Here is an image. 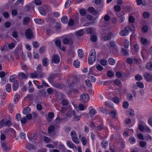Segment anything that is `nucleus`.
Wrapping results in <instances>:
<instances>
[{
    "mask_svg": "<svg viewBox=\"0 0 152 152\" xmlns=\"http://www.w3.org/2000/svg\"><path fill=\"white\" fill-rule=\"evenodd\" d=\"M84 34L83 31V30H80L77 31L75 33V35L77 36H81L83 35Z\"/></svg>",
    "mask_w": 152,
    "mask_h": 152,
    "instance_id": "21",
    "label": "nucleus"
},
{
    "mask_svg": "<svg viewBox=\"0 0 152 152\" xmlns=\"http://www.w3.org/2000/svg\"><path fill=\"white\" fill-rule=\"evenodd\" d=\"M115 10L117 12H119L121 10V7L118 5H115L114 7Z\"/></svg>",
    "mask_w": 152,
    "mask_h": 152,
    "instance_id": "29",
    "label": "nucleus"
},
{
    "mask_svg": "<svg viewBox=\"0 0 152 152\" xmlns=\"http://www.w3.org/2000/svg\"><path fill=\"white\" fill-rule=\"evenodd\" d=\"M91 40L93 42H95L97 40V37L95 35H92L91 37Z\"/></svg>",
    "mask_w": 152,
    "mask_h": 152,
    "instance_id": "49",
    "label": "nucleus"
},
{
    "mask_svg": "<svg viewBox=\"0 0 152 152\" xmlns=\"http://www.w3.org/2000/svg\"><path fill=\"white\" fill-rule=\"evenodd\" d=\"M117 113L116 110H115L110 112L109 114L113 118H115Z\"/></svg>",
    "mask_w": 152,
    "mask_h": 152,
    "instance_id": "35",
    "label": "nucleus"
},
{
    "mask_svg": "<svg viewBox=\"0 0 152 152\" xmlns=\"http://www.w3.org/2000/svg\"><path fill=\"white\" fill-rule=\"evenodd\" d=\"M146 68L148 70H152V63L151 62L148 63L146 65Z\"/></svg>",
    "mask_w": 152,
    "mask_h": 152,
    "instance_id": "27",
    "label": "nucleus"
},
{
    "mask_svg": "<svg viewBox=\"0 0 152 152\" xmlns=\"http://www.w3.org/2000/svg\"><path fill=\"white\" fill-rule=\"evenodd\" d=\"M129 141L130 143L133 144L135 142L136 140L134 137H131L129 139Z\"/></svg>",
    "mask_w": 152,
    "mask_h": 152,
    "instance_id": "44",
    "label": "nucleus"
},
{
    "mask_svg": "<svg viewBox=\"0 0 152 152\" xmlns=\"http://www.w3.org/2000/svg\"><path fill=\"white\" fill-rule=\"evenodd\" d=\"M126 28L129 31H130L132 32H134L135 29V26L134 25L126 26Z\"/></svg>",
    "mask_w": 152,
    "mask_h": 152,
    "instance_id": "13",
    "label": "nucleus"
},
{
    "mask_svg": "<svg viewBox=\"0 0 152 152\" xmlns=\"http://www.w3.org/2000/svg\"><path fill=\"white\" fill-rule=\"evenodd\" d=\"M31 110L30 108L27 107L24 109L23 111V113L24 114L26 115L30 112Z\"/></svg>",
    "mask_w": 152,
    "mask_h": 152,
    "instance_id": "11",
    "label": "nucleus"
},
{
    "mask_svg": "<svg viewBox=\"0 0 152 152\" xmlns=\"http://www.w3.org/2000/svg\"><path fill=\"white\" fill-rule=\"evenodd\" d=\"M142 30L143 32H146L148 31V27L146 25H144L142 27Z\"/></svg>",
    "mask_w": 152,
    "mask_h": 152,
    "instance_id": "48",
    "label": "nucleus"
},
{
    "mask_svg": "<svg viewBox=\"0 0 152 152\" xmlns=\"http://www.w3.org/2000/svg\"><path fill=\"white\" fill-rule=\"evenodd\" d=\"M150 13L148 12H145L143 14V16L145 18H148L150 16Z\"/></svg>",
    "mask_w": 152,
    "mask_h": 152,
    "instance_id": "36",
    "label": "nucleus"
},
{
    "mask_svg": "<svg viewBox=\"0 0 152 152\" xmlns=\"http://www.w3.org/2000/svg\"><path fill=\"white\" fill-rule=\"evenodd\" d=\"M1 147L4 150L8 151L10 149V147L7 145L6 143L4 142H2L1 143Z\"/></svg>",
    "mask_w": 152,
    "mask_h": 152,
    "instance_id": "7",
    "label": "nucleus"
},
{
    "mask_svg": "<svg viewBox=\"0 0 152 152\" xmlns=\"http://www.w3.org/2000/svg\"><path fill=\"white\" fill-rule=\"evenodd\" d=\"M80 13L81 15L84 16L86 15V11L85 9H82L80 10Z\"/></svg>",
    "mask_w": 152,
    "mask_h": 152,
    "instance_id": "33",
    "label": "nucleus"
},
{
    "mask_svg": "<svg viewBox=\"0 0 152 152\" xmlns=\"http://www.w3.org/2000/svg\"><path fill=\"white\" fill-rule=\"evenodd\" d=\"M73 65L76 68H78L79 67L80 63L77 60H75L73 62Z\"/></svg>",
    "mask_w": 152,
    "mask_h": 152,
    "instance_id": "25",
    "label": "nucleus"
},
{
    "mask_svg": "<svg viewBox=\"0 0 152 152\" xmlns=\"http://www.w3.org/2000/svg\"><path fill=\"white\" fill-rule=\"evenodd\" d=\"M86 107V106H84L82 104H80L78 106V109L79 110L81 111L83 110Z\"/></svg>",
    "mask_w": 152,
    "mask_h": 152,
    "instance_id": "41",
    "label": "nucleus"
},
{
    "mask_svg": "<svg viewBox=\"0 0 152 152\" xmlns=\"http://www.w3.org/2000/svg\"><path fill=\"white\" fill-rule=\"evenodd\" d=\"M73 141L76 144H78L79 143V141L77 137L72 139Z\"/></svg>",
    "mask_w": 152,
    "mask_h": 152,
    "instance_id": "57",
    "label": "nucleus"
},
{
    "mask_svg": "<svg viewBox=\"0 0 152 152\" xmlns=\"http://www.w3.org/2000/svg\"><path fill=\"white\" fill-rule=\"evenodd\" d=\"M140 146L142 148H146L147 145V143L144 141H141L139 142Z\"/></svg>",
    "mask_w": 152,
    "mask_h": 152,
    "instance_id": "18",
    "label": "nucleus"
},
{
    "mask_svg": "<svg viewBox=\"0 0 152 152\" xmlns=\"http://www.w3.org/2000/svg\"><path fill=\"white\" fill-rule=\"evenodd\" d=\"M78 56L80 58H82L83 56V53L82 49H79L77 51Z\"/></svg>",
    "mask_w": 152,
    "mask_h": 152,
    "instance_id": "31",
    "label": "nucleus"
},
{
    "mask_svg": "<svg viewBox=\"0 0 152 152\" xmlns=\"http://www.w3.org/2000/svg\"><path fill=\"white\" fill-rule=\"evenodd\" d=\"M30 19L28 17L24 18L23 21V23L24 25L27 24L29 22Z\"/></svg>",
    "mask_w": 152,
    "mask_h": 152,
    "instance_id": "23",
    "label": "nucleus"
},
{
    "mask_svg": "<svg viewBox=\"0 0 152 152\" xmlns=\"http://www.w3.org/2000/svg\"><path fill=\"white\" fill-rule=\"evenodd\" d=\"M144 76L147 81L150 82L152 81V74L145 73L144 74Z\"/></svg>",
    "mask_w": 152,
    "mask_h": 152,
    "instance_id": "5",
    "label": "nucleus"
},
{
    "mask_svg": "<svg viewBox=\"0 0 152 152\" xmlns=\"http://www.w3.org/2000/svg\"><path fill=\"white\" fill-rule=\"evenodd\" d=\"M62 22L64 24H66L67 22L68 18L66 16H64L61 18Z\"/></svg>",
    "mask_w": 152,
    "mask_h": 152,
    "instance_id": "30",
    "label": "nucleus"
},
{
    "mask_svg": "<svg viewBox=\"0 0 152 152\" xmlns=\"http://www.w3.org/2000/svg\"><path fill=\"white\" fill-rule=\"evenodd\" d=\"M135 79L137 80H142V76L140 75L137 74L135 77Z\"/></svg>",
    "mask_w": 152,
    "mask_h": 152,
    "instance_id": "39",
    "label": "nucleus"
},
{
    "mask_svg": "<svg viewBox=\"0 0 152 152\" xmlns=\"http://www.w3.org/2000/svg\"><path fill=\"white\" fill-rule=\"evenodd\" d=\"M5 88L7 91L9 92H10L11 90V84L10 83L7 84Z\"/></svg>",
    "mask_w": 152,
    "mask_h": 152,
    "instance_id": "28",
    "label": "nucleus"
},
{
    "mask_svg": "<svg viewBox=\"0 0 152 152\" xmlns=\"http://www.w3.org/2000/svg\"><path fill=\"white\" fill-rule=\"evenodd\" d=\"M43 140L44 142L46 143H48L50 141V138L46 136H45L43 137Z\"/></svg>",
    "mask_w": 152,
    "mask_h": 152,
    "instance_id": "58",
    "label": "nucleus"
},
{
    "mask_svg": "<svg viewBox=\"0 0 152 152\" xmlns=\"http://www.w3.org/2000/svg\"><path fill=\"white\" fill-rule=\"evenodd\" d=\"M113 83L117 86H119L121 85V83L120 81L119 80H116L113 81Z\"/></svg>",
    "mask_w": 152,
    "mask_h": 152,
    "instance_id": "54",
    "label": "nucleus"
},
{
    "mask_svg": "<svg viewBox=\"0 0 152 152\" xmlns=\"http://www.w3.org/2000/svg\"><path fill=\"white\" fill-rule=\"evenodd\" d=\"M94 69L93 67H91L89 69V72L88 73V76H90V75L93 74Z\"/></svg>",
    "mask_w": 152,
    "mask_h": 152,
    "instance_id": "59",
    "label": "nucleus"
},
{
    "mask_svg": "<svg viewBox=\"0 0 152 152\" xmlns=\"http://www.w3.org/2000/svg\"><path fill=\"white\" fill-rule=\"evenodd\" d=\"M12 124L11 121L10 120H7L5 121V126H9Z\"/></svg>",
    "mask_w": 152,
    "mask_h": 152,
    "instance_id": "47",
    "label": "nucleus"
},
{
    "mask_svg": "<svg viewBox=\"0 0 152 152\" xmlns=\"http://www.w3.org/2000/svg\"><path fill=\"white\" fill-rule=\"evenodd\" d=\"M114 75V73L111 71H108L107 72V76L110 77H113Z\"/></svg>",
    "mask_w": 152,
    "mask_h": 152,
    "instance_id": "46",
    "label": "nucleus"
},
{
    "mask_svg": "<svg viewBox=\"0 0 152 152\" xmlns=\"http://www.w3.org/2000/svg\"><path fill=\"white\" fill-rule=\"evenodd\" d=\"M54 116V114L53 113H49L48 114V121H50L51 119H52Z\"/></svg>",
    "mask_w": 152,
    "mask_h": 152,
    "instance_id": "26",
    "label": "nucleus"
},
{
    "mask_svg": "<svg viewBox=\"0 0 152 152\" xmlns=\"http://www.w3.org/2000/svg\"><path fill=\"white\" fill-rule=\"evenodd\" d=\"M145 140L147 141H151L152 140V137L149 134H147L145 136Z\"/></svg>",
    "mask_w": 152,
    "mask_h": 152,
    "instance_id": "45",
    "label": "nucleus"
},
{
    "mask_svg": "<svg viewBox=\"0 0 152 152\" xmlns=\"http://www.w3.org/2000/svg\"><path fill=\"white\" fill-rule=\"evenodd\" d=\"M129 32V31L125 27L124 30H122L120 31L119 34L121 36H125L127 35Z\"/></svg>",
    "mask_w": 152,
    "mask_h": 152,
    "instance_id": "6",
    "label": "nucleus"
},
{
    "mask_svg": "<svg viewBox=\"0 0 152 152\" xmlns=\"http://www.w3.org/2000/svg\"><path fill=\"white\" fill-rule=\"evenodd\" d=\"M34 20L36 23L39 24H42L44 23V21L41 19L36 18L34 19Z\"/></svg>",
    "mask_w": 152,
    "mask_h": 152,
    "instance_id": "17",
    "label": "nucleus"
},
{
    "mask_svg": "<svg viewBox=\"0 0 152 152\" xmlns=\"http://www.w3.org/2000/svg\"><path fill=\"white\" fill-rule=\"evenodd\" d=\"M139 129L142 132H143L145 131V126L141 124H139L138 125Z\"/></svg>",
    "mask_w": 152,
    "mask_h": 152,
    "instance_id": "42",
    "label": "nucleus"
},
{
    "mask_svg": "<svg viewBox=\"0 0 152 152\" xmlns=\"http://www.w3.org/2000/svg\"><path fill=\"white\" fill-rule=\"evenodd\" d=\"M16 77L15 75H12L11 76L10 78V82H12L14 81L15 80Z\"/></svg>",
    "mask_w": 152,
    "mask_h": 152,
    "instance_id": "55",
    "label": "nucleus"
},
{
    "mask_svg": "<svg viewBox=\"0 0 152 152\" xmlns=\"http://www.w3.org/2000/svg\"><path fill=\"white\" fill-rule=\"evenodd\" d=\"M129 42L128 40L125 39L124 42V47L126 48H128L129 47Z\"/></svg>",
    "mask_w": 152,
    "mask_h": 152,
    "instance_id": "32",
    "label": "nucleus"
},
{
    "mask_svg": "<svg viewBox=\"0 0 152 152\" xmlns=\"http://www.w3.org/2000/svg\"><path fill=\"white\" fill-rule=\"evenodd\" d=\"M26 37L28 39L34 38L32 30L29 28L26 29L25 32Z\"/></svg>",
    "mask_w": 152,
    "mask_h": 152,
    "instance_id": "2",
    "label": "nucleus"
},
{
    "mask_svg": "<svg viewBox=\"0 0 152 152\" xmlns=\"http://www.w3.org/2000/svg\"><path fill=\"white\" fill-rule=\"evenodd\" d=\"M89 97L88 94L83 93L81 95L80 99L81 101L83 103L87 102L89 100Z\"/></svg>",
    "mask_w": 152,
    "mask_h": 152,
    "instance_id": "3",
    "label": "nucleus"
},
{
    "mask_svg": "<svg viewBox=\"0 0 152 152\" xmlns=\"http://www.w3.org/2000/svg\"><path fill=\"white\" fill-rule=\"evenodd\" d=\"M48 60L46 58H44L42 61V65L44 66H47L48 64Z\"/></svg>",
    "mask_w": 152,
    "mask_h": 152,
    "instance_id": "15",
    "label": "nucleus"
},
{
    "mask_svg": "<svg viewBox=\"0 0 152 152\" xmlns=\"http://www.w3.org/2000/svg\"><path fill=\"white\" fill-rule=\"evenodd\" d=\"M18 83L17 81L13 83L12 85V88L13 91H16L18 88Z\"/></svg>",
    "mask_w": 152,
    "mask_h": 152,
    "instance_id": "16",
    "label": "nucleus"
},
{
    "mask_svg": "<svg viewBox=\"0 0 152 152\" xmlns=\"http://www.w3.org/2000/svg\"><path fill=\"white\" fill-rule=\"evenodd\" d=\"M100 63L103 66L106 65L107 64V61L104 59L101 60Z\"/></svg>",
    "mask_w": 152,
    "mask_h": 152,
    "instance_id": "37",
    "label": "nucleus"
},
{
    "mask_svg": "<svg viewBox=\"0 0 152 152\" xmlns=\"http://www.w3.org/2000/svg\"><path fill=\"white\" fill-rule=\"evenodd\" d=\"M60 61V58L59 56L57 55H54L52 57V62L54 63L57 64Z\"/></svg>",
    "mask_w": 152,
    "mask_h": 152,
    "instance_id": "4",
    "label": "nucleus"
},
{
    "mask_svg": "<svg viewBox=\"0 0 152 152\" xmlns=\"http://www.w3.org/2000/svg\"><path fill=\"white\" fill-rule=\"evenodd\" d=\"M104 19L106 21H108L110 19V17L109 15L106 14L104 16Z\"/></svg>",
    "mask_w": 152,
    "mask_h": 152,
    "instance_id": "64",
    "label": "nucleus"
},
{
    "mask_svg": "<svg viewBox=\"0 0 152 152\" xmlns=\"http://www.w3.org/2000/svg\"><path fill=\"white\" fill-rule=\"evenodd\" d=\"M66 144L67 146L70 148L74 149L75 148L74 145L71 141H67L66 142Z\"/></svg>",
    "mask_w": 152,
    "mask_h": 152,
    "instance_id": "12",
    "label": "nucleus"
},
{
    "mask_svg": "<svg viewBox=\"0 0 152 152\" xmlns=\"http://www.w3.org/2000/svg\"><path fill=\"white\" fill-rule=\"evenodd\" d=\"M142 56L143 60L147 59L148 57V55L145 51L142 52Z\"/></svg>",
    "mask_w": 152,
    "mask_h": 152,
    "instance_id": "22",
    "label": "nucleus"
},
{
    "mask_svg": "<svg viewBox=\"0 0 152 152\" xmlns=\"http://www.w3.org/2000/svg\"><path fill=\"white\" fill-rule=\"evenodd\" d=\"M113 101L114 103L118 104L119 103L120 101V100L117 97H115L113 98Z\"/></svg>",
    "mask_w": 152,
    "mask_h": 152,
    "instance_id": "53",
    "label": "nucleus"
},
{
    "mask_svg": "<svg viewBox=\"0 0 152 152\" xmlns=\"http://www.w3.org/2000/svg\"><path fill=\"white\" fill-rule=\"evenodd\" d=\"M111 34L110 33H107L106 34H103L102 36L103 37V39L104 41H107L110 39Z\"/></svg>",
    "mask_w": 152,
    "mask_h": 152,
    "instance_id": "9",
    "label": "nucleus"
},
{
    "mask_svg": "<svg viewBox=\"0 0 152 152\" xmlns=\"http://www.w3.org/2000/svg\"><path fill=\"white\" fill-rule=\"evenodd\" d=\"M137 86L141 88H144V86L143 83L140 82H138L137 83Z\"/></svg>",
    "mask_w": 152,
    "mask_h": 152,
    "instance_id": "52",
    "label": "nucleus"
},
{
    "mask_svg": "<svg viewBox=\"0 0 152 152\" xmlns=\"http://www.w3.org/2000/svg\"><path fill=\"white\" fill-rule=\"evenodd\" d=\"M135 21V18L132 16H130L129 18V21L131 23H133Z\"/></svg>",
    "mask_w": 152,
    "mask_h": 152,
    "instance_id": "40",
    "label": "nucleus"
},
{
    "mask_svg": "<svg viewBox=\"0 0 152 152\" xmlns=\"http://www.w3.org/2000/svg\"><path fill=\"white\" fill-rule=\"evenodd\" d=\"M108 145V142L105 140H103L101 144L102 146L104 148H106Z\"/></svg>",
    "mask_w": 152,
    "mask_h": 152,
    "instance_id": "19",
    "label": "nucleus"
},
{
    "mask_svg": "<svg viewBox=\"0 0 152 152\" xmlns=\"http://www.w3.org/2000/svg\"><path fill=\"white\" fill-rule=\"evenodd\" d=\"M38 9L41 15H44L45 14L46 12L44 9L42 7H39Z\"/></svg>",
    "mask_w": 152,
    "mask_h": 152,
    "instance_id": "20",
    "label": "nucleus"
},
{
    "mask_svg": "<svg viewBox=\"0 0 152 152\" xmlns=\"http://www.w3.org/2000/svg\"><path fill=\"white\" fill-rule=\"evenodd\" d=\"M86 85L89 87H91V83L90 81L89 80L87 79L85 81Z\"/></svg>",
    "mask_w": 152,
    "mask_h": 152,
    "instance_id": "63",
    "label": "nucleus"
},
{
    "mask_svg": "<svg viewBox=\"0 0 152 152\" xmlns=\"http://www.w3.org/2000/svg\"><path fill=\"white\" fill-rule=\"evenodd\" d=\"M87 10L88 12L90 13H93L95 12V13L97 14L98 13V12L96 11L95 10L94 7H89L87 9Z\"/></svg>",
    "mask_w": 152,
    "mask_h": 152,
    "instance_id": "14",
    "label": "nucleus"
},
{
    "mask_svg": "<svg viewBox=\"0 0 152 152\" xmlns=\"http://www.w3.org/2000/svg\"><path fill=\"white\" fill-rule=\"evenodd\" d=\"M81 141L83 145H86L88 142V140L85 137H83L81 139Z\"/></svg>",
    "mask_w": 152,
    "mask_h": 152,
    "instance_id": "10",
    "label": "nucleus"
},
{
    "mask_svg": "<svg viewBox=\"0 0 152 152\" xmlns=\"http://www.w3.org/2000/svg\"><path fill=\"white\" fill-rule=\"evenodd\" d=\"M70 135L72 137V139L77 137V134L75 131H72L70 133Z\"/></svg>",
    "mask_w": 152,
    "mask_h": 152,
    "instance_id": "34",
    "label": "nucleus"
},
{
    "mask_svg": "<svg viewBox=\"0 0 152 152\" xmlns=\"http://www.w3.org/2000/svg\"><path fill=\"white\" fill-rule=\"evenodd\" d=\"M141 42L142 44L145 46L148 45L150 42L149 41L144 38H141Z\"/></svg>",
    "mask_w": 152,
    "mask_h": 152,
    "instance_id": "8",
    "label": "nucleus"
},
{
    "mask_svg": "<svg viewBox=\"0 0 152 152\" xmlns=\"http://www.w3.org/2000/svg\"><path fill=\"white\" fill-rule=\"evenodd\" d=\"M134 48L136 52H138L139 50V47L137 44H136L134 45Z\"/></svg>",
    "mask_w": 152,
    "mask_h": 152,
    "instance_id": "61",
    "label": "nucleus"
},
{
    "mask_svg": "<svg viewBox=\"0 0 152 152\" xmlns=\"http://www.w3.org/2000/svg\"><path fill=\"white\" fill-rule=\"evenodd\" d=\"M75 52L74 51H71L69 53V56L70 58H73L74 57Z\"/></svg>",
    "mask_w": 152,
    "mask_h": 152,
    "instance_id": "60",
    "label": "nucleus"
},
{
    "mask_svg": "<svg viewBox=\"0 0 152 152\" xmlns=\"http://www.w3.org/2000/svg\"><path fill=\"white\" fill-rule=\"evenodd\" d=\"M72 3V2L70 0H68L65 3V6L66 7H68Z\"/></svg>",
    "mask_w": 152,
    "mask_h": 152,
    "instance_id": "51",
    "label": "nucleus"
},
{
    "mask_svg": "<svg viewBox=\"0 0 152 152\" xmlns=\"http://www.w3.org/2000/svg\"><path fill=\"white\" fill-rule=\"evenodd\" d=\"M137 136L139 139L142 140H143L144 139V135L141 134H138Z\"/></svg>",
    "mask_w": 152,
    "mask_h": 152,
    "instance_id": "56",
    "label": "nucleus"
},
{
    "mask_svg": "<svg viewBox=\"0 0 152 152\" xmlns=\"http://www.w3.org/2000/svg\"><path fill=\"white\" fill-rule=\"evenodd\" d=\"M96 53L94 50H91L89 53L88 59V62L89 64H92L95 62L96 58Z\"/></svg>",
    "mask_w": 152,
    "mask_h": 152,
    "instance_id": "1",
    "label": "nucleus"
},
{
    "mask_svg": "<svg viewBox=\"0 0 152 152\" xmlns=\"http://www.w3.org/2000/svg\"><path fill=\"white\" fill-rule=\"evenodd\" d=\"M109 64L111 65H113L115 64V60L112 58H110L108 60Z\"/></svg>",
    "mask_w": 152,
    "mask_h": 152,
    "instance_id": "24",
    "label": "nucleus"
},
{
    "mask_svg": "<svg viewBox=\"0 0 152 152\" xmlns=\"http://www.w3.org/2000/svg\"><path fill=\"white\" fill-rule=\"evenodd\" d=\"M126 62L127 63L130 64H133V58H128L126 60Z\"/></svg>",
    "mask_w": 152,
    "mask_h": 152,
    "instance_id": "38",
    "label": "nucleus"
},
{
    "mask_svg": "<svg viewBox=\"0 0 152 152\" xmlns=\"http://www.w3.org/2000/svg\"><path fill=\"white\" fill-rule=\"evenodd\" d=\"M121 51L122 53L124 56H128L129 53L126 50H125L124 48H123L122 49Z\"/></svg>",
    "mask_w": 152,
    "mask_h": 152,
    "instance_id": "43",
    "label": "nucleus"
},
{
    "mask_svg": "<svg viewBox=\"0 0 152 152\" xmlns=\"http://www.w3.org/2000/svg\"><path fill=\"white\" fill-rule=\"evenodd\" d=\"M129 105V103L126 101H124L123 103V106L125 109H127Z\"/></svg>",
    "mask_w": 152,
    "mask_h": 152,
    "instance_id": "50",
    "label": "nucleus"
},
{
    "mask_svg": "<svg viewBox=\"0 0 152 152\" xmlns=\"http://www.w3.org/2000/svg\"><path fill=\"white\" fill-rule=\"evenodd\" d=\"M31 78H34L37 77L38 75L37 73L34 72L31 73Z\"/></svg>",
    "mask_w": 152,
    "mask_h": 152,
    "instance_id": "62",
    "label": "nucleus"
}]
</instances>
